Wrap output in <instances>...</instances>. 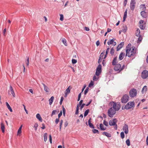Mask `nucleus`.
<instances>
[{
  "instance_id": "obj_1",
  "label": "nucleus",
  "mask_w": 148,
  "mask_h": 148,
  "mask_svg": "<svg viewBox=\"0 0 148 148\" xmlns=\"http://www.w3.org/2000/svg\"><path fill=\"white\" fill-rule=\"evenodd\" d=\"M136 52V49L134 47H131L130 44H129L126 47V56L130 57L134 56Z\"/></svg>"
},
{
  "instance_id": "obj_2",
  "label": "nucleus",
  "mask_w": 148,
  "mask_h": 148,
  "mask_svg": "<svg viewBox=\"0 0 148 148\" xmlns=\"http://www.w3.org/2000/svg\"><path fill=\"white\" fill-rule=\"evenodd\" d=\"M117 121V120L116 119H114L112 120H110L109 122V125L110 126L114 125V128L116 130L117 129V125L116 124Z\"/></svg>"
},
{
  "instance_id": "obj_3",
  "label": "nucleus",
  "mask_w": 148,
  "mask_h": 148,
  "mask_svg": "<svg viewBox=\"0 0 148 148\" xmlns=\"http://www.w3.org/2000/svg\"><path fill=\"white\" fill-rule=\"evenodd\" d=\"M116 111L112 107L110 108L108 110V115L110 117H112L115 114Z\"/></svg>"
},
{
  "instance_id": "obj_4",
  "label": "nucleus",
  "mask_w": 148,
  "mask_h": 148,
  "mask_svg": "<svg viewBox=\"0 0 148 148\" xmlns=\"http://www.w3.org/2000/svg\"><path fill=\"white\" fill-rule=\"evenodd\" d=\"M134 103L133 102H129L125 106V108L126 110H128L134 108Z\"/></svg>"
},
{
  "instance_id": "obj_5",
  "label": "nucleus",
  "mask_w": 148,
  "mask_h": 148,
  "mask_svg": "<svg viewBox=\"0 0 148 148\" xmlns=\"http://www.w3.org/2000/svg\"><path fill=\"white\" fill-rule=\"evenodd\" d=\"M124 65H123L122 67L120 64H117L114 67V69L116 71H120L124 69Z\"/></svg>"
},
{
  "instance_id": "obj_6",
  "label": "nucleus",
  "mask_w": 148,
  "mask_h": 148,
  "mask_svg": "<svg viewBox=\"0 0 148 148\" xmlns=\"http://www.w3.org/2000/svg\"><path fill=\"white\" fill-rule=\"evenodd\" d=\"M129 97L128 95H124L121 99V102L123 103H126L129 100Z\"/></svg>"
},
{
  "instance_id": "obj_7",
  "label": "nucleus",
  "mask_w": 148,
  "mask_h": 148,
  "mask_svg": "<svg viewBox=\"0 0 148 148\" xmlns=\"http://www.w3.org/2000/svg\"><path fill=\"white\" fill-rule=\"evenodd\" d=\"M112 105L113 104L112 108L116 111L119 110L121 108V106L119 104H117L116 103L112 102L110 103Z\"/></svg>"
},
{
  "instance_id": "obj_8",
  "label": "nucleus",
  "mask_w": 148,
  "mask_h": 148,
  "mask_svg": "<svg viewBox=\"0 0 148 148\" xmlns=\"http://www.w3.org/2000/svg\"><path fill=\"white\" fill-rule=\"evenodd\" d=\"M139 26L141 29H144L146 26L145 22L143 20H140L139 22Z\"/></svg>"
},
{
  "instance_id": "obj_9",
  "label": "nucleus",
  "mask_w": 148,
  "mask_h": 148,
  "mask_svg": "<svg viewBox=\"0 0 148 148\" xmlns=\"http://www.w3.org/2000/svg\"><path fill=\"white\" fill-rule=\"evenodd\" d=\"M137 94V91L136 89L133 88L130 91L129 95L130 97H133L136 96Z\"/></svg>"
},
{
  "instance_id": "obj_10",
  "label": "nucleus",
  "mask_w": 148,
  "mask_h": 148,
  "mask_svg": "<svg viewBox=\"0 0 148 148\" xmlns=\"http://www.w3.org/2000/svg\"><path fill=\"white\" fill-rule=\"evenodd\" d=\"M148 76V71L147 70H144L142 73L141 77L143 79L147 78Z\"/></svg>"
},
{
  "instance_id": "obj_11",
  "label": "nucleus",
  "mask_w": 148,
  "mask_h": 148,
  "mask_svg": "<svg viewBox=\"0 0 148 148\" xmlns=\"http://www.w3.org/2000/svg\"><path fill=\"white\" fill-rule=\"evenodd\" d=\"M8 93L10 95H12L14 97H15V94L13 90V89L11 86H10V89L8 91Z\"/></svg>"
},
{
  "instance_id": "obj_12",
  "label": "nucleus",
  "mask_w": 148,
  "mask_h": 148,
  "mask_svg": "<svg viewBox=\"0 0 148 148\" xmlns=\"http://www.w3.org/2000/svg\"><path fill=\"white\" fill-rule=\"evenodd\" d=\"M135 4V0H131L130 2V8L132 10H133L134 9Z\"/></svg>"
},
{
  "instance_id": "obj_13",
  "label": "nucleus",
  "mask_w": 148,
  "mask_h": 148,
  "mask_svg": "<svg viewBox=\"0 0 148 148\" xmlns=\"http://www.w3.org/2000/svg\"><path fill=\"white\" fill-rule=\"evenodd\" d=\"M101 72V65H99L98 66L97 68L95 74L97 76H98L99 75Z\"/></svg>"
},
{
  "instance_id": "obj_14",
  "label": "nucleus",
  "mask_w": 148,
  "mask_h": 148,
  "mask_svg": "<svg viewBox=\"0 0 148 148\" xmlns=\"http://www.w3.org/2000/svg\"><path fill=\"white\" fill-rule=\"evenodd\" d=\"M115 40V39H112L109 40L107 42L108 45H110L111 44H113L114 46H115L116 45V42L114 41Z\"/></svg>"
},
{
  "instance_id": "obj_15",
  "label": "nucleus",
  "mask_w": 148,
  "mask_h": 148,
  "mask_svg": "<svg viewBox=\"0 0 148 148\" xmlns=\"http://www.w3.org/2000/svg\"><path fill=\"white\" fill-rule=\"evenodd\" d=\"M71 87L70 86H69L68 87V88L66 90L65 92V97H66L67 95L70 92V90L71 89Z\"/></svg>"
},
{
  "instance_id": "obj_16",
  "label": "nucleus",
  "mask_w": 148,
  "mask_h": 148,
  "mask_svg": "<svg viewBox=\"0 0 148 148\" xmlns=\"http://www.w3.org/2000/svg\"><path fill=\"white\" fill-rule=\"evenodd\" d=\"M123 130L124 131L125 134H127L128 133V127L127 125L125 124L123 127Z\"/></svg>"
},
{
  "instance_id": "obj_17",
  "label": "nucleus",
  "mask_w": 148,
  "mask_h": 148,
  "mask_svg": "<svg viewBox=\"0 0 148 148\" xmlns=\"http://www.w3.org/2000/svg\"><path fill=\"white\" fill-rule=\"evenodd\" d=\"M141 16L143 18H146L147 16V12H146L145 11H142L140 12Z\"/></svg>"
},
{
  "instance_id": "obj_18",
  "label": "nucleus",
  "mask_w": 148,
  "mask_h": 148,
  "mask_svg": "<svg viewBox=\"0 0 148 148\" xmlns=\"http://www.w3.org/2000/svg\"><path fill=\"white\" fill-rule=\"evenodd\" d=\"M124 45V42H121L117 46V47L116 51H117L119 50Z\"/></svg>"
},
{
  "instance_id": "obj_19",
  "label": "nucleus",
  "mask_w": 148,
  "mask_h": 148,
  "mask_svg": "<svg viewBox=\"0 0 148 148\" xmlns=\"http://www.w3.org/2000/svg\"><path fill=\"white\" fill-rule=\"evenodd\" d=\"M42 84L44 87V90L45 91V92H49V91L50 90V89L47 86L44 84L42 83Z\"/></svg>"
},
{
  "instance_id": "obj_20",
  "label": "nucleus",
  "mask_w": 148,
  "mask_h": 148,
  "mask_svg": "<svg viewBox=\"0 0 148 148\" xmlns=\"http://www.w3.org/2000/svg\"><path fill=\"white\" fill-rule=\"evenodd\" d=\"M146 8L145 5L142 4L140 6V9L142 11H144L146 10Z\"/></svg>"
},
{
  "instance_id": "obj_21",
  "label": "nucleus",
  "mask_w": 148,
  "mask_h": 148,
  "mask_svg": "<svg viewBox=\"0 0 148 148\" xmlns=\"http://www.w3.org/2000/svg\"><path fill=\"white\" fill-rule=\"evenodd\" d=\"M1 128L3 133H4L5 132V126L3 122H1Z\"/></svg>"
},
{
  "instance_id": "obj_22",
  "label": "nucleus",
  "mask_w": 148,
  "mask_h": 148,
  "mask_svg": "<svg viewBox=\"0 0 148 148\" xmlns=\"http://www.w3.org/2000/svg\"><path fill=\"white\" fill-rule=\"evenodd\" d=\"M117 62V57H114L113 59V60L112 62V64L113 65H115L116 64Z\"/></svg>"
},
{
  "instance_id": "obj_23",
  "label": "nucleus",
  "mask_w": 148,
  "mask_h": 148,
  "mask_svg": "<svg viewBox=\"0 0 148 148\" xmlns=\"http://www.w3.org/2000/svg\"><path fill=\"white\" fill-rule=\"evenodd\" d=\"M91 119H90L88 121V125L89 127L92 128H94L93 125L91 123Z\"/></svg>"
},
{
  "instance_id": "obj_24",
  "label": "nucleus",
  "mask_w": 148,
  "mask_h": 148,
  "mask_svg": "<svg viewBox=\"0 0 148 148\" xmlns=\"http://www.w3.org/2000/svg\"><path fill=\"white\" fill-rule=\"evenodd\" d=\"M124 55V53L123 52H121L119 55V59L120 60H122L123 58Z\"/></svg>"
},
{
  "instance_id": "obj_25",
  "label": "nucleus",
  "mask_w": 148,
  "mask_h": 148,
  "mask_svg": "<svg viewBox=\"0 0 148 148\" xmlns=\"http://www.w3.org/2000/svg\"><path fill=\"white\" fill-rule=\"evenodd\" d=\"M100 129L102 130H105L106 129V127H104L102 123L100 124Z\"/></svg>"
},
{
  "instance_id": "obj_26",
  "label": "nucleus",
  "mask_w": 148,
  "mask_h": 148,
  "mask_svg": "<svg viewBox=\"0 0 148 148\" xmlns=\"http://www.w3.org/2000/svg\"><path fill=\"white\" fill-rule=\"evenodd\" d=\"M36 118L38 119V120L41 122L42 121V119L40 115L38 113L36 115Z\"/></svg>"
},
{
  "instance_id": "obj_27",
  "label": "nucleus",
  "mask_w": 148,
  "mask_h": 148,
  "mask_svg": "<svg viewBox=\"0 0 148 148\" xmlns=\"http://www.w3.org/2000/svg\"><path fill=\"white\" fill-rule=\"evenodd\" d=\"M140 31L139 29H137L136 32V36H140Z\"/></svg>"
},
{
  "instance_id": "obj_28",
  "label": "nucleus",
  "mask_w": 148,
  "mask_h": 148,
  "mask_svg": "<svg viewBox=\"0 0 148 148\" xmlns=\"http://www.w3.org/2000/svg\"><path fill=\"white\" fill-rule=\"evenodd\" d=\"M147 90V86H144L142 90V92L143 93L146 92Z\"/></svg>"
},
{
  "instance_id": "obj_29",
  "label": "nucleus",
  "mask_w": 148,
  "mask_h": 148,
  "mask_svg": "<svg viewBox=\"0 0 148 148\" xmlns=\"http://www.w3.org/2000/svg\"><path fill=\"white\" fill-rule=\"evenodd\" d=\"M127 10H126L124 13L123 17V21H125L127 18Z\"/></svg>"
},
{
  "instance_id": "obj_30",
  "label": "nucleus",
  "mask_w": 148,
  "mask_h": 148,
  "mask_svg": "<svg viewBox=\"0 0 148 148\" xmlns=\"http://www.w3.org/2000/svg\"><path fill=\"white\" fill-rule=\"evenodd\" d=\"M54 99V97L53 96H52L51 98L49 99V104L50 105H51L52 103L53 100Z\"/></svg>"
},
{
  "instance_id": "obj_31",
  "label": "nucleus",
  "mask_w": 148,
  "mask_h": 148,
  "mask_svg": "<svg viewBox=\"0 0 148 148\" xmlns=\"http://www.w3.org/2000/svg\"><path fill=\"white\" fill-rule=\"evenodd\" d=\"M6 106H7V108L9 109V110L11 112H12V110L11 107H10V106L9 105L8 103V102H6Z\"/></svg>"
},
{
  "instance_id": "obj_32",
  "label": "nucleus",
  "mask_w": 148,
  "mask_h": 148,
  "mask_svg": "<svg viewBox=\"0 0 148 148\" xmlns=\"http://www.w3.org/2000/svg\"><path fill=\"white\" fill-rule=\"evenodd\" d=\"M44 141L46 142L47 139V133L44 134Z\"/></svg>"
},
{
  "instance_id": "obj_33",
  "label": "nucleus",
  "mask_w": 148,
  "mask_h": 148,
  "mask_svg": "<svg viewBox=\"0 0 148 148\" xmlns=\"http://www.w3.org/2000/svg\"><path fill=\"white\" fill-rule=\"evenodd\" d=\"M62 41L63 43L64 44V45L66 46H67V44L66 43V41L65 39L64 38H63L62 39Z\"/></svg>"
},
{
  "instance_id": "obj_34",
  "label": "nucleus",
  "mask_w": 148,
  "mask_h": 148,
  "mask_svg": "<svg viewBox=\"0 0 148 148\" xmlns=\"http://www.w3.org/2000/svg\"><path fill=\"white\" fill-rule=\"evenodd\" d=\"M103 134L104 135H105L108 137H110V134L106 132H104L103 133Z\"/></svg>"
},
{
  "instance_id": "obj_35",
  "label": "nucleus",
  "mask_w": 148,
  "mask_h": 148,
  "mask_svg": "<svg viewBox=\"0 0 148 148\" xmlns=\"http://www.w3.org/2000/svg\"><path fill=\"white\" fill-rule=\"evenodd\" d=\"M138 39L137 40V42L140 43L142 40L143 38L141 36H139Z\"/></svg>"
},
{
  "instance_id": "obj_36",
  "label": "nucleus",
  "mask_w": 148,
  "mask_h": 148,
  "mask_svg": "<svg viewBox=\"0 0 148 148\" xmlns=\"http://www.w3.org/2000/svg\"><path fill=\"white\" fill-rule=\"evenodd\" d=\"M94 84V82L92 80L88 85L89 87H91L92 86H93Z\"/></svg>"
},
{
  "instance_id": "obj_37",
  "label": "nucleus",
  "mask_w": 148,
  "mask_h": 148,
  "mask_svg": "<svg viewBox=\"0 0 148 148\" xmlns=\"http://www.w3.org/2000/svg\"><path fill=\"white\" fill-rule=\"evenodd\" d=\"M79 110V104H78L77 106V107H76V112L75 113V114H78Z\"/></svg>"
},
{
  "instance_id": "obj_38",
  "label": "nucleus",
  "mask_w": 148,
  "mask_h": 148,
  "mask_svg": "<svg viewBox=\"0 0 148 148\" xmlns=\"http://www.w3.org/2000/svg\"><path fill=\"white\" fill-rule=\"evenodd\" d=\"M89 111V109H87L85 111L84 113V116L85 117L86 116L88 115Z\"/></svg>"
},
{
  "instance_id": "obj_39",
  "label": "nucleus",
  "mask_w": 148,
  "mask_h": 148,
  "mask_svg": "<svg viewBox=\"0 0 148 148\" xmlns=\"http://www.w3.org/2000/svg\"><path fill=\"white\" fill-rule=\"evenodd\" d=\"M114 50L113 48H111L110 49V53L112 55H113L114 53Z\"/></svg>"
},
{
  "instance_id": "obj_40",
  "label": "nucleus",
  "mask_w": 148,
  "mask_h": 148,
  "mask_svg": "<svg viewBox=\"0 0 148 148\" xmlns=\"http://www.w3.org/2000/svg\"><path fill=\"white\" fill-rule=\"evenodd\" d=\"M38 126V124L37 123H35L34 125V127L35 130L36 131L37 129V127Z\"/></svg>"
},
{
  "instance_id": "obj_41",
  "label": "nucleus",
  "mask_w": 148,
  "mask_h": 148,
  "mask_svg": "<svg viewBox=\"0 0 148 148\" xmlns=\"http://www.w3.org/2000/svg\"><path fill=\"white\" fill-rule=\"evenodd\" d=\"M63 122V121L62 120H61L60 121V130H61V129L62 126V124Z\"/></svg>"
},
{
  "instance_id": "obj_42",
  "label": "nucleus",
  "mask_w": 148,
  "mask_h": 148,
  "mask_svg": "<svg viewBox=\"0 0 148 148\" xmlns=\"http://www.w3.org/2000/svg\"><path fill=\"white\" fill-rule=\"evenodd\" d=\"M105 53V51H103L101 54L100 56L99 57L103 59V58H103V56H104Z\"/></svg>"
},
{
  "instance_id": "obj_43",
  "label": "nucleus",
  "mask_w": 148,
  "mask_h": 148,
  "mask_svg": "<svg viewBox=\"0 0 148 148\" xmlns=\"http://www.w3.org/2000/svg\"><path fill=\"white\" fill-rule=\"evenodd\" d=\"M120 135L122 139H123L124 138L125 135L123 132H122L121 133Z\"/></svg>"
},
{
  "instance_id": "obj_44",
  "label": "nucleus",
  "mask_w": 148,
  "mask_h": 148,
  "mask_svg": "<svg viewBox=\"0 0 148 148\" xmlns=\"http://www.w3.org/2000/svg\"><path fill=\"white\" fill-rule=\"evenodd\" d=\"M126 143L127 145L128 146H129L130 145V141L129 139H128L126 140Z\"/></svg>"
},
{
  "instance_id": "obj_45",
  "label": "nucleus",
  "mask_w": 148,
  "mask_h": 148,
  "mask_svg": "<svg viewBox=\"0 0 148 148\" xmlns=\"http://www.w3.org/2000/svg\"><path fill=\"white\" fill-rule=\"evenodd\" d=\"M60 20L62 21L64 20L63 15L62 14H60Z\"/></svg>"
},
{
  "instance_id": "obj_46",
  "label": "nucleus",
  "mask_w": 148,
  "mask_h": 148,
  "mask_svg": "<svg viewBox=\"0 0 148 148\" xmlns=\"http://www.w3.org/2000/svg\"><path fill=\"white\" fill-rule=\"evenodd\" d=\"M92 132L94 133H99V131H98L96 129H94L92 130Z\"/></svg>"
},
{
  "instance_id": "obj_47",
  "label": "nucleus",
  "mask_w": 148,
  "mask_h": 148,
  "mask_svg": "<svg viewBox=\"0 0 148 148\" xmlns=\"http://www.w3.org/2000/svg\"><path fill=\"white\" fill-rule=\"evenodd\" d=\"M103 124L106 126H107L108 125V122L107 121H106L105 120L103 121Z\"/></svg>"
},
{
  "instance_id": "obj_48",
  "label": "nucleus",
  "mask_w": 148,
  "mask_h": 148,
  "mask_svg": "<svg viewBox=\"0 0 148 148\" xmlns=\"http://www.w3.org/2000/svg\"><path fill=\"white\" fill-rule=\"evenodd\" d=\"M72 62L73 64H75L77 62V61L75 59H72Z\"/></svg>"
},
{
  "instance_id": "obj_49",
  "label": "nucleus",
  "mask_w": 148,
  "mask_h": 148,
  "mask_svg": "<svg viewBox=\"0 0 148 148\" xmlns=\"http://www.w3.org/2000/svg\"><path fill=\"white\" fill-rule=\"evenodd\" d=\"M57 112V111L56 110H54L52 112V113L51 114V116H52L53 115H54L56 114V113Z\"/></svg>"
},
{
  "instance_id": "obj_50",
  "label": "nucleus",
  "mask_w": 148,
  "mask_h": 148,
  "mask_svg": "<svg viewBox=\"0 0 148 148\" xmlns=\"http://www.w3.org/2000/svg\"><path fill=\"white\" fill-rule=\"evenodd\" d=\"M88 88L87 87L84 91V93L85 95H86L88 92Z\"/></svg>"
},
{
  "instance_id": "obj_51",
  "label": "nucleus",
  "mask_w": 148,
  "mask_h": 148,
  "mask_svg": "<svg viewBox=\"0 0 148 148\" xmlns=\"http://www.w3.org/2000/svg\"><path fill=\"white\" fill-rule=\"evenodd\" d=\"M62 111L63 115L64 116H65V109L64 107L63 108Z\"/></svg>"
},
{
  "instance_id": "obj_52",
  "label": "nucleus",
  "mask_w": 148,
  "mask_h": 148,
  "mask_svg": "<svg viewBox=\"0 0 148 148\" xmlns=\"http://www.w3.org/2000/svg\"><path fill=\"white\" fill-rule=\"evenodd\" d=\"M29 58L28 57L27 60V62H26V64L27 66H28L29 64Z\"/></svg>"
},
{
  "instance_id": "obj_53",
  "label": "nucleus",
  "mask_w": 148,
  "mask_h": 148,
  "mask_svg": "<svg viewBox=\"0 0 148 148\" xmlns=\"http://www.w3.org/2000/svg\"><path fill=\"white\" fill-rule=\"evenodd\" d=\"M49 139L50 143L51 144L52 143V139L51 135H50L49 136Z\"/></svg>"
},
{
  "instance_id": "obj_54",
  "label": "nucleus",
  "mask_w": 148,
  "mask_h": 148,
  "mask_svg": "<svg viewBox=\"0 0 148 148\" xmlns=\"http://www.w3.org/2000/svg\"><path fill=\"white\" fill-rule=\"evenodd\" d=\"M97 79V78L95 76H94L93 78V80L94 81H96Z\"/></svg>"
},
{
  "instance_id": "obj_55",
  "label": "nucleus",
  "mask_w": 148,
  "mask_h": 148,
  "mask_svg": "<svg viewBox=\"0 0 148 148\" xmlns=\"http://www.w3.org/2000/svg\"><path fill=\"white\" fill-rule=\"evenodd\" d=\"M59 118H58V119H56L55 123L56 124H57L59 122Z\"/></svg>"
},
{
  "instance_id": "obj_56",
  "label": "nucleus",
  "mask_w": 148,
  "mask_h": 148,
  "mask_svg": "<svg viewBox=\"0 0 148 148\" xmlns=\"http://www.w3.org/2000/svg\"><path fill=\"white\" fill-rule=\"evenodd\" d=\"M21 133V130L18 129L17 132V135H18L19 134H20Z\"/></svg>"
},
{
  "instance_id": "obj_57",
  "label": "nucleus",
  "mask_w": 148,
  "mask_h": 148,
  "mask_svg": "<svg viewBox=\"0 0 148 148\" xmlns=\"http://www.w3.org/2000/svg\"><path fill=\"white\" fill-rule=\"evenodd\" d=\"M63 97H62L61 98L60 101V105H61L62 103V102L63 100Z\"/></svg>"
},
{
  "instance_id": "obj_58",
  "label": "nucleus",
  "mask_w": 148,
  "mask_h": 148,
  "mask_svg": "<svg viewBox=\"0 0 148 148\" xmlns=\"http://www.w3.org/2000/svg\"><path fill=\"white\" fill-rule=\"evenodd\" d=\"M82 102H83V100H80V102H79V104H79V106H81L82 104Z\"/></svg>"
},
{
  "instance_id": "obj_59",
  "label": "nucleus",
  "mask_w": 148,
  "mask_h": 148,
  "mask_svg": "<svg viewBox=\"0 0 148 148\" xmlns=\"http://www.w3.org/2000/svg\"><path fill=\"white\" fill-rule=\"evenodd\" d=\"M62 111H61L60 113H59L58 115V117L59 118L60 117L62 116Z\"/></svg>"
},
{
  "instance_id": "obj_60",
  "label": "nucleus",
  "mask_w": 148,
  "mask_h": 148,
  "mask_svg": "<svg viewBox=\"0 0 148 148\" xmlns=\"http://www.w3.org/2000/svg\"><path fill=\"white\" fill-rule=\"evenodd\" d=\"M102 59V58L99 57V59L98 61V63H100L101 62Z\"/></svg>"
},
{
  "instance_id": "obj_61",
  "label": "nucleus",
  "mask_w": 148,
  "mask_h": 148,
  "mask_svg": "<svg viewBox=\"0 0 148 148\" xmlns=\"http://www.w3.org/2000/svg\"><path fill=\"white\" fill-rule=\"evenodd\" d=\"M85 104L83 103L81 105V108H80V109L81 110L84 107V106L85 105Z\"/></svg>"
},
{
  "instance_id": "obj_62",
  "label": "nucleus",
  "mask_w": 148,
  "mask_h": 148,
  "mask_svg": "<svg viewBox=\"0 0 148 148\" xmlns=\"http://www.w3.org/2000/svg\"><path fill=\"white\" fill-rule=\"evenodd\" d=\"M42 127H41L42 129H44L45 128L44 124V123H42Z\"/></svg>"
},
{
  "instance_id": "obj_63",
  "label": "nucleus",
  "mask_w": 148,
  "mask_h": 148,
  "mask_svg": "<svg viewBox=\"0 0 148 148\" xmlns=\"http://www.w3.org/2000/svg\"><path fill=\"white\" fill-rule=\"evenodd\" d=\"M100 44L99 42V40L97 41L96 42V44L97 46H98Z\"/></svg>"
},
{
  "instance_id": "obj_64",
  "label": "nucleus",
  "mask_w": 148,
  "mask_h": 148,
  "mask_svg": "<svg viewBox=\"0 0 148 148\" xmlns=\"http://www.w3.org/2000/svg\"><path fill=\"white\" fill-rule=\"evenodd\" d=\"M146 142L147 145H148V136H147L146 138Z\"/></svg>"
}]
</instances>
